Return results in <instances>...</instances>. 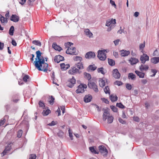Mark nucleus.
<instances>
[{
	"label": "nucleus",
	"instance_id": "f257e3e1",
	"mask_svg": "<svg viewBox=\"0 0 159 159\" xmlns=\"http://www.w3.org/2000/svg\"><path fill=\"white\" fill-rule=\"evenodd\" d=\"M41 61H42L41 63L38 62V65L37 66L36 64V62H34V64L35 67L39 70L43 71L44 72H46L47 70L48 67V64L45 63V59L41 60Z\"/></svg>",
	"mask_w": 159,
	"mask_h": 159
},
{
	"label": "nucleus",
	"instance_id": "f03ea898",
	"mask_svg": "<svg viewBox=\"0 0 159 159\" xmlns=\"http://www.w3.org/2000/svg\"><path fill=\"white\" fill-rule=\"evenodd\" d=\"M104 112L103 114L102 119L103 121H105L107 119L108 123L110 124L112 122L113 117L112 116H110V114L109 112V109L107 108L106 109H103Z\"/></svg>",
	"mask_w": 159,
	"mask_h": 159
},
{
	"label": "nucleus",
	"instance_id": "7ed1b4c3",
	"mask_svg": "<svg viewBox=\"0 0 159 159\" xmlns=\"http://www.w3.org/2000/svg\"><path fill=\"white\" fill-rule=\"evenodd\" d=\"M107 52L106 50H99L98 51V57L101 60L104 61L107 58L106 53Z\"/></svg>",
	"mask_w": 159,
	"mask_h": 159
},
{
	"label": "nucleus",
	"instance_id": "20e7f679",
	"mask_svg": "<svg viewBox=\"0 0 159 159\" xmlns=\"http://www.w3.org/2000/svg\"><path fill=\"white\" fill-rule=\"evenodd\" d=\"M40 51H38L36 52V58L35 59V60L34 62H36V64L37 66L38 65V62H40L39 63H41L42 62V61H41V60L44 59V58L43 57H41V55L42 54Z\"/></svg>",
	"mask_w": 159,
	"mask_h": 159
},
{
	"label": "nucleus",
	"instance_id": "39448f33",
	"mask_svg": "<svg viewBox=\"0 0 159 159\" xmlns=\"http://www.w3.org/2000/svg\"><path fill=\"white\" fill-rule=\"evenodd\" d=\"M88 86L89 88L93 89L96 93L98 92V86L95 83L91 81H89L88 84Z\"/></svg>",
	"mask_w": 159,
	"mask_h": 159
},
{
	"label": "nucleus",
	"instance_id": "423d86ee",
	"mask_svg": "<svg viewBox=\"0 0 159 159\" xmlns=\"http://www.w3.org/2000/svg\"><path fill=\"white\" fill-rule=\"evenodd\" d=\"M87 88V86L84 84H81L78 87V89L76 90L77 93H83L84 91V89Z\"/></svg>",
	"mask_w": 159,
	"mask_h": 159
},
{
	"label": "nucleus",
	"instance_id": "0eeeda50",
	"mask_svg": "<svg viewBox=\"0 0 159 159\" xmlns=\"http://www.w3.org/2000/svg\"><path fill=\"white\" fill-rule=\"evenodd\" d=\"M66 53L68 54H71L72 55H76L77 52L76 50V48L75 47H68L66 50Z\"/></svg>",
	"mask_w": 159,
	"mask_h": 159
},
{
	"label": "nucleus",
	"instance_id": "6e6552de",
	"mask_svg": "<svg viewBox=\"0 0 159 159\" xmlns=\"http://www.w3.org/2000/svg\"><path fill=\"white\" fill-rule=\"evenodd\" d=\"M75 83L76 80L73 77L72 78L69 79L67 82L68 86L70 88L72 87Z\"/></svg>",
	"mask_w": 159,
	"mask_h": 159
},
{
	"label": "nucleus",
	"instance_id": "1a4fd4ad",
	"mask_svg": "<svg viewBox=\"0 0 159 159\" xmlns=\"http://www.w3.org/2000/svg\"><path fill=\"white\" fill-rule=\"evenodd\" d=\"M99 152L102 154L104 156H106L108 153L107 149L103 146H100L98 147Z\"/></svg>",
	"mask_w": 159,
	"mask_h": 159
},
{
	"label": "nucleus",
	"instance_id": "9d476101",
	"mask_svg": "<svg viewBox=\"0 0 159 159\" xmlns=\"http://www.w3.org/2000/svg\"><path fill=\"white\" fill-rule=\"evenodd\" d=\"M95 57V53L92 52H87L85 56L86 58L89 59L94 58Z\"/></svg>",
	"mask_w": 159,
	"mask_h": 159
},
{
	"label": "nucleus",
	"instance_id": "9b49d317",
	"mask_svg": "<svg viewBox=\"0 0 159 159\" xmlns=\"http://www.w3.org/2000/svg\"><path fill=\"white\" fill-rule=\"evenodd\" d=\"M112 74L114 77L116 79H119L120 76V74L116 69L113 70Z\"/></svg>",
	"mask_w": 159,
	"mask_h": 159
},
{
	"label": "nucleus",
	"instance_id": "f8f14e48",
	"mask_svg": "<svg viewBox=\"0 0 159 159\" xmlns=\"http://www.w3.org/2000/svg\"><path fill=\"white\" fill-rule=\"evenodd\" d=\"M64 59V57L60 55H58L55 57L54 60L55 62L58 63L61 61H63Z\"/></svg>",
	"mask_w": 159,
	"mask_h": 159
},
{
	"label": "nucleus",
	"instance_id": "ddd939ff",
	"mask_svg": "<svg viewBox=\"0 0 159 159\" xmlns=\"http://www.w3.org/2000/svg\"><path fill=\"white\" fill-rule=\"evenodd\" d=\"M116 20L115 19H111V20H108L106 22V26H109L112 25H115L116 24Z\"/></svg>",
	"mask_w": 159,
	"mask_h": 159
},
{
	"label": "nucleus",
	"instance_id": "4468645a",
	"mask_svg": "<svg viewBox=\"0 0 159 159\" xmlns=\"http://www.w3.org/2000/svg\"><path fill=\"white\" fill-rule=\"evenodd\" d=\"M140 60L142 63L144 64L146 61L149 60V57L146 54H143V55L141 56Z\"/></svg>",
	"mask_w": 159,
	"mask_h": 159
},
{
	"label": "nucleus",
	"instance_id": "2eb2a0df",
	"mask_svg": "<svg viewBox=\"0 0 159 159\" xmlns=\"http://www.w3.org/2000/svg\"><path fill=\"white\" fill-rule=\"evenodd\" d=\"M84 32L85 33V35L89 38H92L93 37V34L89 29H84Z\"/></svg>",
	"mask_w": 159,
	"mask_h": 159
},
{
	"label": "nucleus",
	"instance_id": "dca6fc26",
	"mask_svg": "<svg viewBox=\"0 0 159 159\" xmlns=\"http://www.w3.org/2000/svg\"><path fill=\"white\" fill-rule=\"evenodd\" d=\"M129 61L131 65H134L139 62L138 60L134 57H131L129 60Z\"/></svg>",
	"mask_w": 159,
	"mask_h": 159
},
{
	"label": "nucleus",
	"instance_id": "f3484780",
	"mask_svg": "<svg viewBox=\"0 0 159 159\" xmlns=\"http://www.w3.org/2000/svg\"><path fill=\"white\" fill-rule=\"evenodd\" d=\"M19 17L16 15H12L10 18V20L14 22H17L19 20Z\"/></svg>",
	"mask_w": 159,
	"mask_h": 159
},
{
	"label": "nucleus",
	"instance_id": "a211bd4d",
	"mask_svg": "<svg viewBox=\"0 0 159 159\" xmlns=\"http://www.w3.org/2000/svg\"><path fill=\"white\" fill-rule=\"evenodd\" d=\"M52 48H54L55 50L60 51L62 49L59 46L57 45L56 43H54L52 45Z\"/></svg>",
	"mask_w": 159,
	"mask_h": 159
},
{
	"label": "nucleus",
	"instance_id": "6ab92c4d",
	"mask_svg": "<svg viewBox=\"0 0 159 159\" xmlns=\"http://www.w3.org/2000/svg\"><path fill=\"white\" fill-rule=\"evenodd\" d=\"M79 70L75 67H74L71 69L69 70L68 73L71 75H73L76 73L79 72Z\"/></svg>",
	"mask_w": 159,
	"mask_h": 159
},
{
	"label": "nucleus",
	"instance_id": "aec40b11",
	"mask_svg": "<svg viewBox=\"0 0 159 159\" xmlns=\"http://www.w3.org/2000/svg\"><path fill=\"white\" fill-rule=\"evenodd\" d=\"M92 97L91 95H86L84 98V101L85 102H89L91 101Z\"/></svg>",
	"mask_w": 159,
	"mask_h": 159
},
{
	"label": "nucleus",
	"instance_id": "412c9836",
	"mask_svg": "<svg viewBox=\"0 0 159 159\" xmlns=\"http://www.w3.org/2000/svg\"><path fill=\"white\" fill-rule=\"evenodd\" d=\"M11 148V146L10 144H9L7 146H6L5 147V149L2 153V156H3L7 153V152H6V150H7V151H9Z\"/></svg>",
	"mask_w": 159,
	"mask_h": 159
},
{
	"label": "nucleus",
	"instance_id": "4be33fe9",
	"mask_svg": "<svg viewBox=\"0 0 159 159\" xmlns=\"http://www.w3.org/2000/svg\"><path fill=\"white\" fill-rule=\"evenodd\" d=\"M60 66L62 70H66L70 66L69 64L65 65L64 63H61L60 64Z\"/></svg>",
	"mask_w": 159,
	"mask_h": 159
},
{
	"label": "nucleus",
	"instance_id": "5701e85b",
	"mask_svg": "<svg viewBox=\"0 0 159 159\" xmlns=\"http://www.w3.org/2000/svg\"><path fill=\"white\" fill-rule=\"evenodd\" d=\"M136 74L138 76L139 78H144L145 75V73L143 72H140L138 70H135V71Z\"/></svg>",
	"mask_w": 159,
	"mask_h": 159
},
{
	"label": "nucleus",
	"instance_id": "b1692460",
	"mask_svg": "<svg viewBox=\"0 0 159 159\" xmlns=\"http://www.w3.org/2000/svg\"><path fill=\"white\" fill-rule=\"evenodd\" d=\"M148 66L147 65H141L139 67V69L141 71L147 70L148 69Z\"/></svg>",
	"mask_w": 159,
	"mask_h": 159
},
{
	"label": "nucleus",
	"instance_id": "393cba45",
	"mask_svg": "<svg viewBox=\"0 0 159 159\" xmlns=\"http://www.w3.org/2000/svg\"><path fill=\"white\" fill-rule=\"evenodd\" d=\"M130 54L129 51L122 50L121 51V55L122 57H125L128 56Z\"/></svg>",
	"mask_w": 159,
	"mask_h": 159
},
{
	"label": "nucleus",
	"instance_id": "a878e982",
	"mask_svg": "<svg viewBox=\"0 0 159 159\" xmlns=\"http://www.w3.org/2000/svg\"><path fill=\"white\" fill-rule=\"evenodd\" d=\"M0 21L2 24L3 23H7V20L4 17L0 15Z\"/></svg>",
	"mask_w": 159,
	"mask_h": 159
},
{
	"label": "nucleus",
	"instance_id": "bb28decb",
	"mask_svg": "<svg viewBox=\"0 0 159 159\" xmlns=\"http://www.w3.org/2000/svg\"><path fill=\"white\" fill-rule=\"evenodd\" d=\"M110 98L112 102H114L117 101V97L116 95L112 94L110 96Z\"/></svg>",
	"mask_w": 159,
	"mask_h": 159
},
{
	"label": "nucleus",
	"instance_id": "cd10ccee",
	"mask_svg": "<svg viewBox=\"0 0 159 159\" xmlns=\"http://www.w3.org/2000/svg\"><path fill=\"white\" fill-rule=\"evenodd\" d=\"M99 84L101 87H103L105 85V80H103L102 79H100L99 80Z\"/></svg>",
	"mask_w": 159,
	"mask_h": 159
},
{
	"label": "nucleus",
	"instance_id": "c85d7f7f",
	"mask_svg": "<svg viewBox=\"0 0 159 159\" xmlns=\"http://www.w3.org/2000/svg\"><path fill=\"white\" fill-rule=\"evenodd\" d=\"M151 61L152 63L157 64L159 62V57H153L151 59Z\"/></svg>",
	"mask_w": 159,
	"mask_h": 159
},
{
	"label": "nucleus",
	"instance_id": "c756f323",
	"mask_svg": "<svg viewBox=\"0 0 159 159\" xmlns=\"http://www.w3.org/2000/svg\"><path fill=\"white\" fill-rule=\"evenodd\" d=\"M89 149L93 153L98 154L99 153V151L95 150L93 147H89Z\"/></svg>",
	"mask_w": 159,
	"mask_h": 159
},
{
	"label": "nucleus",
	"instance_id": "7c9ffc66",
	"mask_svg": "<svg viewBox=\"0 0 159 159\" xmlns=\"http://www.w3.org/2000/svg\"><path fill=\"white\" fill-rule=\"evenodd\" d=\"M12 101L16 103L19 100L18 96L16 95H13L12 96Z\"/></svg>",
	"mask_w": 159,
	"mask_h": 159
},
{
	"label": "nucleus",
	"instance_id": "2f4dec72",
	"mask_svg": "<svg viewBox=\"0 0 159 159\" xmlns=\"http://www.w3.org/2000/svg\"><path fill=\"white\" fill-rule=\"evenodd\" d=\"M51 113V111L49 109H47L46 110H44L43 112H42V114L44 116H46L48 115L49 113Z\"/></svg>",
	"mask_w": 159,
	"mask_h": 159
},
{
	"label": "nucleus",
	"instance_id": "473e14b6",
	"mask_svg": "<svg viewBox=\"0 0 159 159\" xmlns=\"http://www.w3.org/2000/svg\"><path fill=\"white\" fill-rule=\"evenodd\" d=\"M97 70L98 73H100L103 75H104L105 73L104 69L102 67L98 68Z\"/></svg>",
	"mask_w": 159,
	"mask_h": 159
},
{
	"label": "nucleus",
	"instance_id": "72a5a7b5",
	"mask_svg": "<svg viewBox=\"0 0 159 159\" xmlns=\"http://www.w3.org/2000/svg\"><path fill=\"white\" fill-rule=\"evenodd\" d=\"M14 31V28L13 26H12L10 27L9 30V34L10 35L12 36L13 35Z\"/></svg>",
	"mask_w": 159,
	"mask_h": 159
},
{
	"label": "nucleus",
	"instance_id": "f704fd0d",
	"mask_svg": "<svg viewBox=\"0 0 159 159\" xmlns=\"http://www.w3.org/2000/svg\"><path fill=\"white\" fill-rule=\"evenodd\" d=\"M104 91L106 94H110V90L108 86H106L104 89Z\"/></svg>",
	"mask_w": 159,
	"mask_h": 159
},
{
	"label": "nucleus",
	"instance_id": "c9c22d12",
	"mask_svg": "<svg viewBox=\"0 0 159 159\" xmlns=\"http://www.w3.org/2000/svg\"><path fill=\"white\" fill-rule=\"evenodd\" d=\"M108 61L109 64L110 66H113L115 65V61L111 59H108Z\"/></svg>",
	"mask_w": 159,
	"mask_h": 159
},
{
	"label": "nucleus",
	"instance_id": "e433bc0d",
	"mask_svg": "<svg viewBox=\"0 0 159 159\" xmlns=\"http://www.w3.org/2000/svg\"><path fill=\"white\" fill-rule=\"evenodd\" d=\"M77 67L79 69H82L83 68V65L81 61L79 62L78 63L77 62Z\"/></svg>",
	"mask_w": 159,
	"mask_h": 159
},
{
	"label": "nucleus",
	"instance_id": "4c0bfd02",
	"mask_svg": "<svg viewBox=\"0 0 159 159\" xmlns=\"http://www.w3.org/2000/svg\"><path fill=\"white\" fill-rule=\"evenodd\" d=\"M32 43L33 44L39 46H41V43L39 40H34L32 41Z\"/></svg>",
	"mask_w": 159,
	"mask_h": 159
},
{
	"label": "nucleus",
	"instance_id": "58836bf2",
	"mask_svg": "<svg viewBox=\"0 0 159 159\" xmlns=\"http://www.w3.org/2000/svg\"><path fill=\"white\" fill-rule=\"evenodd\" d=\"M128 77L129 78H130L132 80H134L136 76L133 73H129L128 74Z\"/></svg>",
	"mask_w": 159,
	"mask_h": 159
},
{
	"label": "nucleus",
	"instance_id": "ea45409f",
	"mask_svg": "<svg viewBox=\"0 0 159 159\" xmlns=\"http://www.w3.org/2000/svg\"><path fill=\"white\" fill-rule=\"evenodd\" d=\"M54 99V98L52 96H51L50 97L49 99V102L51 105H52L53 104Z\"/></svg>",
	"mask_w": 159,
	"mask_h": 159
},
{
	"label": "nucleus",
	"instance_id": "a19ab883",
	"mask_svg": "<svg viewBox=\"0 0 159 159\" xmlns=\"http://www.w3.org/2000/svg\"><path fill=\"white\" fill-rule=\"evenodd\" d=\"M82 60V58L81 57L79 56H76L74 58V61H79V62L81 61Z\"/></svg>",
	"mask_w": 159,
	"mask_h": 159
},
{
	"label": "nucleus",
	"instance_id": "79ce46f5",
	"mask_svg": "<svg viewBox=\"0 0 159 159\" xmlns=\"http://www.w3.org/2000/svg\"><path fill=\"white\" fill-rule=\"evenodd\" d=\"M22 133L23 131L21 129L19 130L17 132V137L19 138L21 137L22 135Z\"/></svg>",
	"mask_w": 159,
	"mask_h": 159
},
{
	"label": "nucleus",
	"instance_id": "37998d69",
	"mask_svg": "<svg viewBox=\"0 0 159 159\" xmlns=\"http://www.w3.org/2000/svg\"><path fill=\"white\" fill-rule=\"evenodd\" d=\"M97 68V67L93 65H90L89 66V70H94Z\"/></svg>",
	"mask_w": 159,
	"mask_h": 159
},
{
	"label": "nucleus",
	"instance_id": "c03bdc74",
	"mask_svg": "<svg viewBox=\"0 0 159 159\" xmlns=\"http://www.w3.org/2000/svg\"><path fill=\"white\" fill-rule=\"evenodd\" d=\"M145 42L144 41L143 43L140 44L139 47L140 50L142 51L143 50V49L144 48L145 46Z\"/></svg>",
	"mask_w": 159,
	"mask_h": 159
},
{
	"label": "nucleus",
	"instance_id": "a18cd8bd",
	"mask_svg": "<svg viewBox=\"0 0 159 159\" xmlns=\"http://www.w3.org/2000/svg\"><path fill=\"white\" fill-rule=\"evenodd\" d=\"M84 75L85 78L88 79L89 80L91 79V75L89 74L85 73L84 74Z\"/></svg>",
	"mask_w": 159,
	"mask_h": 159
},
{
	"label": "nucleus",
	"instance_id": "49530a36",
	"mask_svg": "<svg viewBox=\"0 0 159 159\" xmlns=\"http://www.w3.org/2000/svg\"><path fill=\"white\" fill-rule=\"evenodd\" d=\"M29 78V76L27 75H25L23 77V79L25 82H26L27 81V80Z\"/></svg>",
	"mask_w": 159,
	"mask_h": 159
},
{
	"label": "nucleus",
	"instance_id": "de8ad7c7",
	"mask_svg": "<svg viewBox=\"0 0 159 159\" xmlns=\"http://www.w3.org/2000/svg\"><path fill=\"white\" fill-rule=\"evenodd\" d=\"M116 106L121 108H125L124 106L121 103H117Z\"/></svg>",
	"mask_w": 159,
	"mask_h": 159
},
{
	"label": "nucleus",
	"instance_id": "09e8293b",
	"mask_svg": "<svg viewBox=\"0 0 159 159\" xmlns=\"http://www.w3.org/2000/svg\"><path fill=\"white\" fill-rule=\"evenodd\" d=\"M111 108L112 110L114 112H116L117 111V108L115 106H111Z\"/></svg>",
	"mask_w": 159,
	"mask_h": 159
},
{
	"label": "nucleus",
	"instance_id": "8fccbe9b",
	"mask_svg": "<svg viewBox=\"0 0 159 159\" xmlns=\"http://www.w3.org/2000/svg\"><path fill=\"white\" fill-rule=\"evenodd\" d=\"M36 156L35 154H30L29 159H36Z\"/></svg>",
	"mask_w": 159,
	"mask_h": 159
},
{
	"label": "nucleus",
	"instance_id": "3c124183",
	"mask_svg": "<svg viewBox=\"0 0 159 159\" xmlns=\"http://www.w3.org/2000/svg\"><path fill=\"white\" fill-rule=\"evenodd\" d=\"M101 100H102L103 102L106 104L109 103V101L107 99L104 98H101Z\"/></svg>",
	"mask_w": 159,
	"mask_h": 159
},
{
	"label": "nucleus",
	"instance_id": "603ef678",
	"mask_svg": "<svg viewBox=\"0 0 159 159\" xmlns=\"http://www.w3.org/2000/svg\"><path fill=\"white\" fill-rule=\"evenodd\" d=\"M114 84L118 86H120L122 84V83L121 81H116L114 82Z\"/></svg>",
	"mask_w": 159,
	"mask_h": 159
},
{
	"label": "nucleus",
	"instance_id": "864d4df0",
	"mask_svg": "<svg viewBox=\"0 0 159 159\" xmlns=\"http://www.w3.org/2000/svg\"><path fill=\"white\" fill-rule=\"evenodd\" d=\"M69 136L71 140H72L73 139L72 133L70 129L69 130Z\"/></svg>",
	"mask_w": 159,
	"mask_h": 159
},
{
	"label": "nucleus",
	"instance_id": "5fc2aeb1",
	"mask_svg": "<svg viewBox=\"0 0 159 159\" xmlns=\"http://www.w3.org/2000/svg\"><path fill=\"white\" fill-rule=\"evenodd\" d=\"M39 104L40 107H42L43 108L45 107V105L44 103L41 101H40L39 102Z\"/></svg>",
	"mask_w": 159,
	"mask_h": 159
},
{
	"label": "nucleus",
	"instance_id": "6e6d98bb",
	"mask_svg": "<svg viewBox=\"0 0 159 159\" xmlns=\"http://www.w3.org/2000/svg\"><path fill=\"white\" fill-rule=\"evenodd\" d=\"M126 88L129 90H130L132 89V86L131 85L129 84H126Z\"/></svg>",
	"mask_w": 159,
	"mask_h": 159
},
{
	"label": "nucleus",
	"instance_id": "4d7b16f0",
	"mask_svg": "<svg viewBox=\"0 0 159 159\" xmlns=\"http://www.w3.org/2000/svg\"><path fill=\"white\" fill-rule=\"evenodd\" d=\"M57 121H52L51 123L49 124H48L50 126H53L56 125L57 124Z\"/></svg>",
	"mask_w": 159,
	"mask_h": 159
},
{
	"label": "nucleus",
	"instance_id": "13d9d810",
	"mask_svg": "<svg viewBox=\"0 0 159 159\" xmlns=\"http://www.w3.org/2000/svg\"><path fill=\"white\" fill-rule=\"evenodd\" d=\"M5 121L6 120L5 119L1 120L0 122V126L3 125Z\"/></svg>",
	"mask_w": 159,
	"mask_h": 159
},
{
	"label": "nucleus",
	"instance_id": "bf43d9fd",
	"mask_svg": "<svg viewBox=\"0 0 159 159\" xmlns=\"http://www.w3.org/2000/svg\"><path fill=\"white\" fill-rule=\"evenodd\" d=\"M118 120L120 123L122 124H125L126 123L125 121L121 118H119Z\"/></svg>",
	"mask_w": 159,
	"mask_h": 159
},
{
	"label": "nucleus",
	"instance_id": "052dcab7",
	"mask_svg": "<svg viewBox=\"0 0 159 159\" xmlns=\"http://www.w3.org/2000/svg\"><path fill=\"white\" fill-rule=\"evenodd\" d=\"M11 43L14 46H16L17 45V43L16 41L12 39L11 41Z\"/></svg>",
	"mask_w": 159,
	"mask_h": 159
},
{
	"label": "nucleus",
	"instance_id": "680f3d73",
	"mask_svg": "<svg viewBox=\"0 0 159 159\" xmlns=\"http://www.w3.org/2000/svg\"><path fill=\"white\" fill-rule=\"evenodd\" d=\"M6 16V18H7H7H8L9 17V11H7L6 13V14L5 15Z\"/></svg>",
	"mask_w": 159,
	"mask_h": 159
},
{
	"label": "nucleus",
	"instance_id": "e2e57ef3",
	"mask_svg": "<svg viewBox=\"0 0 159 159\" xmlns=\"http://www.w3.org/2000/svg\"><path fill=\"white\" fill-rule=\"evenodd\" d=\"M4 46V43L0 42V50H2L3 49Z\"/></svg>",
	"mask_w": 159,
	"mask_h": 159
},
{
	"label": "nucleus",
	"instance_id": "0e129e2a",
	"mask_svg": "<svg viewBox=\"0 0 159 159\" xmlns=\"http://www.w3.org/2000/svg\"><path fill=\"white\" fill-rule=\"evenodd\" d=\"M133 120L134 121L138 122L139 121V118L137 116H134L133 117Z\"/></svg>",
	"mask_w": 159,
	"mask_h": 159
},
{
	"label": "nucleus",
	"instance_id": "69168bd1",
	"mask_svg": "<svg viewBox=\"0 0 159 159\" xmlns=\"http://www.w3.org/2000/svg\"><path fill=\"white\" fill-rule=\"evenodd\" d=\"M120 41V40L119 39H117L116 40H115L114 41V43L115 44V45H117L119 44V42Z\"/></svg>",
	"mask_w": 159,
	"mask_h": 159
},
{
	"label": "nucleus",
	"instance_id": "338daca9",
	"mask_svg": "<svg viewBox=\"0 0 159 159\" xmlns=\"http://www.w3.org/2000/svg\"><path fill=\"white\" fill-rule=\"evenodd\" d=\"M26 0H19V3L21 5H23L25 2Z\"/></svg>",
	"mask_w": 159,
	"mask_h": 159
},
{
	"label": "nucleus",
	"instance_id": "774afa93",
	"mask_svg": "<svg viewBox=\"0 0 159 159\" xmlns=\"http://www.w3.org/2000/svg\"><path fill=\"white\" fill-rule=\"evenodd\" d=\"M113 54L114 56L116 57H118V52H113Z\"/></svg>",
	"mask_w": 159,
	"mask_h": 159
}]
</instances>
